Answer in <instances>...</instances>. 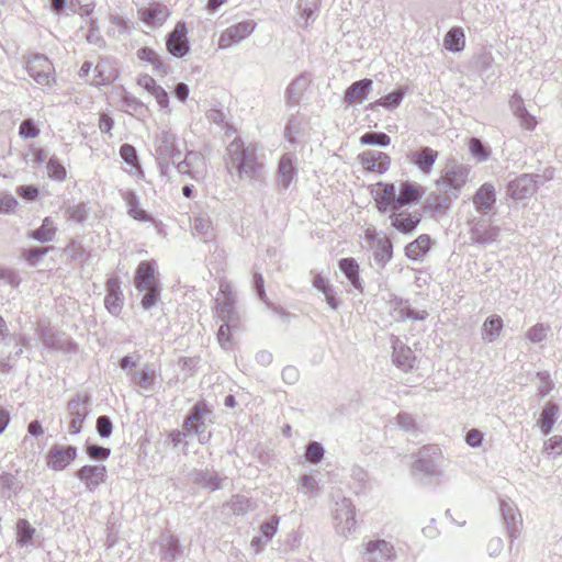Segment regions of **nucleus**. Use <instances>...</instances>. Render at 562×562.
I'll return each mask as SVG.
<instances>
[{
    "mask_svg": "<svg viewBox=\"0 0 562 562\" xmlns=\"http://www.w3.org/2000/svg\"><path fill=\"white\" fill-rule=\"evenodd\" d=\"M258 146L255 143H245L236 137L226 147V167L232 173L237 172L240 180L262 181L265 179V166L258 159Z\"/></svg>",
    "mask_w": 562,
    "mask_h": 562,
    "instance_id": "obj_1",
    "label": "nucleus"
},
{
    "mask_svg": "<svg viewBox=\"0 0 562 562\" xmlns=\"http://www.w3.org/2000/svg\"><path fill=\"white\" fill-rule=\"evenodd\" d=\"M155 273L156 262L154 260L142 261L136 270L135 286L137 291L144 292L140 301L144 310L151 308L157 303L160 295V288Z\"/></svg>",
    "mask_w": 562,
    "mask_h": 562,
    "instance_id": "obj_2",
    "label": "nucleus"
},
{
    "mask_svg": "<svg viewBox=\"0 0 562 562\" xmlns=\"http://www.w3.org/2000/svg\"><path fill=\"white\" fill-rule=\"evenodd\" d=\"M471 168L452 160L447 162L441 177L436 181L438 191H446L456 199L469 181Z\"/></svg>",
    "mask_w": 562,
    "mask_h": 562,
    "instance_id": "obj_3",
    "label": "nucleus"
},
{
    "mask_svg": "<svg viewBox=\"0 0 562 562\" xmlns=\"http://www.w3.org/2000/svg\"><path fill=\"white\" fill-rule=\"evenodd\" d=\"M443 456L437 445L423 446L415 454L414 469L427 476H440Z\"/></svg>",
    "mask_w": 562,
    "mask_h": 562,
    "instance_id": "obj_4",
    "label": "nucleus"
},
{
    "mask_svg": "<svg viewBox=\"0 0 562 562\" xmlns=\"http://www.w3.org/2000/svg\"><path fill=\"white\" fill-rule=\"evenodd\" d=\"M156 158L159 160L161 172L165 173L168 168V160L180 158L181 149L177 145V135L170 130H161L157 133L154 142Z\"/></svg>",
    "mask_w": 562,
    "mask_h": 562,
    "instance_id": "obj_5",
    "label": "nucleus"
},
{
    "mask_svg": "<svg viewBox=\"0 0 562 562\" xmlns=\"http://www.w3.org/2000/svg\"><path fill=\"white\" fill-rule=\"evenodd\" d=\"M90 397L87 394H77L67 403L68 432L77 435L89 414Z\"/></svg>",
    "mask_w": 562,
    "mask_h": 562,
    "instance_id": "obj_6",
    "label": "nucleus"
},
{
    "mask_svg": "<svg viewBox=\"0 0 562 562\" xmlns=\"http://www.w3.org/2000/svg\"><path fill=\"white\" fill-rule=\"evenodd\" d=\"M334 519L336 531L340 536L348 538L355 532L357 525L356 508L349 498H342L336 503Z\"/></svg>",
    "mask_w": 562,
    "mask_h": 562,
    "instance_id": "obj_7",
    "label": "nucleus"
},
{
    "mask_svg": "<svg viewBox=\"0 0 562 562\" xmlns=\"http://www.w3.org/2000/svg\"><path fill=\"white\" fill-rule=\"evenodd\" d=\"M26 70L38 85L50 86V82L54 81L53 64L44 55H32L26 61Z\"/></svg>",
    "mask_w": 562,
    "mask_h": 562,
    "instance_id": "obj_8",
    "label": "nucleus"
},
{
    "mask_svg": "<svg viewBox=\"0 0 562 562\" xmlns=\"http://www.w3.org/2000/svg\"><path fill=\"white\" fill-rule=\"evenodd\" d=\"M422 213L418 210L409 212L407 210L392 211L389 216L391 226L402 234H412L422 221Z\"/></svg>",
    "mask_w": 562,
    "mask_h": 562,
    "instance_id": "obj_9",
    "label": "nucleus"
},
{
    "mask_svg": "<svg viewBox=\"0 0 562 562\" xmlns=\"http://www.w3.org/2000/svg\"><path fill=\"white\" fill-rule=\"evenodd\" d=\"M395 550L392 543L386 540H370L364 546L362 562H379L378 560L393 561L395 559Z\"/></svg>",
    "mask_w": 562,
    "mask_h": 562,
    "instance_id": "obj_10",
    "label": "nucleus"
},
{
    "mask_svg": "<svg viewBox=\"0 0 562 562\" xmlns=\"http://www.w3.org/2000/svg\"><path fill=\"white\" fill-rule=\"evenodd\" d=\"M38 338L43 345L52 350L71 351L76 345L65 334L54 331L50 327L40 326L37 331Z\"/></svg>",
    "mask_w": 562,
    "mask_h": 562,
    "instance_id": "obj_11",
    "label": "nucleus"
},
{
    "mask_svg": "<svg viewBox=\"0 0 562 562\" xmlns=\"http://www.w3.org/2000/svg\"><path fill=\"white\" fill-rule=\"evenodd\" d=\"M187 25L184 22H178L171 33L168 34L166 45L168 52L176 57H183L190 49L187 37Z\"/></svg>",
    "mask_w": 562,
    "mask_h": 562,
    "instance_id": "obj_12",
    "label": "nucleus"
},
{
    "mask_svg": "<svg viewBox=\"0 0 562 562\" xmlns=\"http://www.w3.org/2000/svg\"><path fill=\"white\" fill-rule=\"evenodd\" d=\"M256 23L252 21H243L229 26L222 33L218 40L220 48H226L232 44L239 43L248 37L255 30Z\"/></svg>",
    "mask_w": 562,
    "mask_h": 562,
    "instance_id": "obj_13",
    "label": "nucleus"
},
{
    "mask_svg": "<svg viewBox=\"0 0 562 562\" xmlns=\"http://www.w3.org/2000/svg\"><path fill=\"white\" fill-rule=\"evenodd\" d=\"M76 457V447L54 445L47 453V465L55 471H61L74 461Z\"/></svg>",
    "mask_w": 562,
    "mask_h": 562,
    "instance_id": "obj_14",
    "label": "nucleus"
},
{
    "mask_svg": "<svg viewBox=\"0 0 562 562\" xmlns=\"http://www.w3.org/2000/svg\"><path fill=\"white\" fill-rule=\"evenodd\" d=\"M499 509L507 535L513 541L520 535L521 516L512 502L502 499Z\"/></svg>",
    "mask_w": 562,
    "mask_h": 562,
    "instance_id": "obj_15",
    "label": "nucleus"
},
{
    "mask_svg": "<svg viewBox=\"0 0 562 562\" xmlns=\"http://www.w3.org/2000/svg\"><path fill=\"white\" fill-rule=\"evenodd\" d=\"M537 190L532 175L524 173L507 184V194L514 200H524L531 196Z\"/></svg>",
    "mask_w": 562,
    "mask_h": 562,
    "instance_id": "obj_16",
    "label": "nucleus"
},
{
    "mask_svg": "<svg viewBox=\"0 0 562 562\" xmlns=\"http://www.w3.org/2000/svg\"><path fill=\"white\" fill-rule=\"evenodd\" d=\"M181 175H187L191 177L192 179L198 180L204 169V157L201 153L189 150L186 154V157L183 160L179 162L173 164Z\"/></svg>",
    "mask_w": 562,
    "mask_h": 562,
    "instance_id": "obj_17",
    "label": "nucleus"
},
{
    "mask_svg": "<svg viewBox=\"0 0 562 562\" xmlns=\"http://www.w3.org/2000/svg\"><path fill=\"white\" fill-rule=\"evenodd\" d=\"M358 158L362 167L370 172L384 173L391 164L387 154L376 150H366Z\"/></svg>",
    "mask_w": 562,
    "mask_h": 562,
    "instance_id": "obj_18",
    "label": "nucleus"
},
{
    "mask_svg": "<svg viewBox=\"0 0 562 562\" xmlns=\"http://www.w3.org/2000/svg\"><path fill=\"white\" fill-rule=\"evenodd\" d=\"M236 299L234 293H228L222 301H216V313L218 318L233 327H240L241 317L235 308Z\"/></svg>",
    "mask_w": 562,
    "mask_h": 562,
    "instance_id": "obj_19",
    "label": "nucleus"
},
{
    "mask_svg": "<svg viewBox=\"0 0 562 562\" xmlns=\"http://www.w3.org/2000/svg\"><path fill=\"white\" fill-rule=\"evenodd\" d=\"M393 363L401 370L407 372L414 368L416 357L413 350L405 346L398 337L392 338Z\"/></svg>",
    "mask_w": 562,
    "mask_h": 562,
    "instance_id": "obj_20",
    "label": "nucleus"
},
{
    "mask_svg": "<svg viewBox=\"0 0 562 562\" xmlns=\"http://www.w3.org/2000/svg\"><path fill=\"white\" fill-rule=\"evenodd\" d=\"M77 477L86 485L89 491H94L104 483L106 477L105 465H83L77 473Z\"/></svg>",
    "mask_w": 562,
    "mask_h": 562,
    "instance_id": "obj_21",
    "label": "nucleus"
},
{
    "mask_svg": "<svg viewBox=\"0 0 562 562\" xmlns=\"http://www.w3.org/2000/svg\"><path fill=\"white\" fill-rule=\"evenodd\" d=\"M496 203V190L491 182L483 183L473 195V204L479 213H490Z\"/></svg>",
    "mask_w": 562,
    "mask_h": 562,
    "instance_id": "obj_22",
    "label": "nucleus"
},
{
    "mask_svg": "<svg viewBox=\"0 0 562 562\" xmlns=\"http://www.w3.org/2000/svg\"><path fill=\"white\" fill-rule=\"evenodd\" d=\"M378 186L381 190L376 191L374 201L379 212L386 213L389 211H397V193L395 184L379 182Z\"/></svg>",
    "mask_w": 562,
    "mask_h": 562,
    "instance_id": "obj_23",
    "label": "nucleus"
},
{
    "mask_svg": "<svg viewBox=\"0 0 562 562\" xmlns=\"http://www.w3.org/2000/svg\"><path fill=\"white\" fill-rule=\"evenodd\" d=\"M140 20L148 26H161L170 15L167 5L154 2L148 8H140L138 10Z\"/></svg>",
    "mask_w": 562,
    "mask_h": 562,
    "instance_id": "obj_24",
    "label": "nucleus"
},
{
    "mask_svg": "<svg viewBox=\"0 0 562 562\" xmlns=\"http://www.w3.org/2000/svg\"><path fill=\"white\" fill-rule=\"evenodd\" d=\"M499 233L501 228L498 226L485 224L484 221H477L472 226L470 235L472 241L481 245H487L496 241Z\"/></svg>",
    "mask_w": 562,
    "mask_h": 562,
    "instance_id": "obj_25",
    "label": "nucleus"
},
{
    "mask_svg": "<svg viewBox=\"0 0 562 562\" xmlns=\"http://www.w3.org/2000/svg\"><path fill=\"white\" fill-rule=\"evenodd\" d=\"M424 193L423 187L409 181L402 182L396 198L397 210L417 203Z\"/></svg>",
    "mask_w": 562,
    "mask_h": 562,
    "instance_id": "obj_26",
    "label": "nucleus"
},
{
    "mask_svg": "<svg viewBox=\"0 0 562 562\" xmlns=\"http://www.w3.org/2000/svg\"><path fill=\"white\" fill-rule=\"evenodd\" d=\"M437 158L438 151L427 146L412 151L409 155L412 162L425 175L430 173Z\"/></svg>",
    "mask_w": 562,
    "mask_h": 562,
    "instance_id": "obj_27",
    "label": "nucleus"
},
{
    "mask_svg": "<svg viewBox=\"0 0 562 562\" xmlns=\"http://www.w3.org/2000/svg\"><path fill=\"white\" fill-rule=\"evenodd\" d=\"M106 292L104 305L111 314L117 315L121 312L123 304L120 281L117 278H110L106 281Z\"/></svg>",
    "mask_w": 562,
    "mask_h": 562,
    "instance_id": "obj_28",
    "label": "nucleus"
},
{
    "mask_svg": "<svg viewBox=\"0 0 562 562\" xmlns=\"http://www.w3.org/2000/svg\"><path fill=\"white\" fill-rule=\"evenodd\" d=\"M373 81L364 78L351 83L345 91L344 100L348 104L363 102L372 89Z\"/></svg>",
    "mask_w": 562,
    "mask_h": 562,
    "instance_id": "obj_29",
    "label": "nucleus"
},
{
    "mask_svg": "<svg viewBox=\"0 0 562 562\" xmlns=\"http://www.w3.org/2000/svg\"><path fill=\"white\" fill-rule=\"evenodd\" d=\"M23 488V482L15 474L9 472L0 473V499H12Z\"/></svg>",
    "mask_w": 562,
    "mask_h": 562,
    "instance_id": "obj_30",
    "label": "nucleus"
},
{
    "mask_svg": "<svg viewBox=\"0 0 562 562\" xmlns=\"http://www.w3.org/2000/svg\"><path fill=\"white\" fill-rule=\"evenodd\" d=\"M296 176V168L294 166V157L291 154H284L281 156L278 165V183L283 188L288 189Z\"/></svg>",
    "mask_w": 562,
    "mask_h": 562,
    "instance_id": "obj_31",
    "label": "nucleus"
},
{
    "mask_svg": "<svg viewBox=\"0 0 562 562\" xmlns=\"http://www.w3.org/2000/svg\"><path fill=\"white\" fill-rule=\"evenodd\" d=\"M182 552L179 539L169 532L160 536V557L162 561L173 562Z\"/></svg>",
    "mask_w": 562,
    "mask_h": 562,
    "instance_id": "obj_32",
    "label": "nucleus"
},
{
    "mask_svg": "<svg viewBox=\"0 0 562 562\" xmlns=\"http://www.w3.org/2000/svg\"><path fill=\"white\" fill-rule=\"evenodd\" d=\"M391 315L396 321H403L406 318L423 321L427 316V313L425 311H423L422 313L416 312L408 306L407 301H403L401 299H395L391 301Z\"/></svg>",
    "mask_w": 562,
    "mask_h": 562,
    "instance_id": "obj_33",
    "label": "nucleus"
},
{
    "mask_svg": "<svg viewBox=\"0 0 562 562\" xmlns=\"http://www.w3.org/2000/svg\"><path fill=\"white\" fill-rule=\"evenodd\" d=\"M510 109L514 114L519 119L520 125L526 130H533L537 125L535 116H532L525 108L524 100L517 93L510 99Z\"/></svg>",
    "mask_w": 562,
    "mask_h": 562,
    "instance_id": "obj_34",
    "label": "nucleus"
},
{
    "mask_svg": "<svg viewBox=\"0 0 562 562\" xmlns=\"http://www.w3.org/2000/svg\"><path fill=\"white\" fill-rule=\"evenodd\" d=\"M131 382L144 391H153L155 386L156 372L153 366L145 364L140 371L128 373Z\"/></svg>",
    "mask_w": 562,
    "mask_h": 562,
    "instance_id": "obj_35",
    "label": "nucleus"
},
{
    "mask_svg": "<svg viewBox=\"0 0 562 562\" xmlns=\"http://www.w3.org/2000/svg\"><path fill=\"white\" fill-rule=\"evenodd\" d=\"M338 266L351 285L359 292H362L363 284L359 276V265L357 261L353 258H342L339 260Z\"/></svg>",
    "mask_w": 562,
    "mask_h": 562,
    "instance_id": "obj_36",
    "label": "nucleus"
},
{
    "mask_svg": "<svg viewBox=\"0 0 562 562\" xmlns=\"http://www.w3.org/2000/svg\"><path fill=\"white\" fill-rule=\"evenodd\" d=\"M430 246V236L422 234L415 240L406 245L405 255L412 260H419L429 251Z\"/></svg>",
    "mask_w": 562,
    "mask_h": 562,
    "instance_id": "obj_37",
    "label": "nucleus"
},
{
    "mask_svg": "<svg viewBox=\"0 0 562 562\" xmlns=\"http://www.w3.org/2000/svg\"><path fill=\"white\" fill-rule=\"evenodd\" d=\"M453 199L456 198L446 191L432 192L426 198L425 207L435 213H442Z\"/></svg>",
    "mask_w": 562,
    "mask_h": 562,
    "instance_id": "obj_38",
    "label": "nucleus"
},
{
    "mask_svg": "<svg viewBox=\"0 0 562 562\" xmlns=\"http://www.w3.org/2000/svg\"><path fill=\"white\" fill-rule=\"evenodd\" d=\"M211 415L212 412L207 405L200 401L195 403L190 409L188 416L184 419L183 428L188 431H191L194 424L196 425L198 423L206 420Z\"/></svg>",
    "mask_w": 562,
    "mask_h": 562,
    "instance_id": "obj_39",
    "label": "nucleus"
},
{
    "mask_svg": "<svg viewBox=\"0 0 562 562\" xmlns=\"http://www.w3.org/2000/svg\"><path fill=\"white\" fill-rule=\"evenodd\" d=\"M559 413V406L554 402H548L541 414L538 422V425L544 436L549 435L552 430V427L557 420Z\"/></svg>",
    "mask_w": 562,
    "mask_h": 562,
    "instance_id": "obj_40",
    "label": "nucleus"
},
{
    "mask_svg": "<svg viewBox=\"0 0 562 562\" xmlns=\"http://www.w3.org/2000/svg\"><path fill=\"white\" fill-rule=\"evenodd\" d=\"M193 234L200 236L204 243H209L214 238V229L211 218L206 214H199L192 222Z\"/></svg>",
    "mask_w": 562,
    "mask_h": 562,
    "instance_id": "obj_41",
    "label": "nucleus"
},
{
    "mask_svg": "<svg viewBox=\"0 0 562 562\" xmlns=\"http://www.w3.org/2000/svg\"><path fill=\"white\" fill-rule=\"evenodd\" d=\"M503 319L498 315L487 317L482 326V339L486 342L495 341L501 335Z\"/></svg>",
    "mask_w": 562,
    "mask_h": 562,
    "instance_id": "obj_42",
    "label": "nucleus"
},
{
    "mask_svg": "<svg viewBox=\"0 0 562 562\" xmlns=\"http://www.w3.org/2000/svg\"><path fill=\"white\" fill-rule=\"evenodd\" d=\"M393 256V244L386 236L379 238L374 243V260L375 262L384 267Z\"/></svg>",
    "mask_w": 562,
    "mask_h": 562,
    "instance_id": "obj_43",
    "label": "nucleus"
},
{
    "mask_svg": "<svg viewBox=\"0 0 562 562\" xmlns=\"http://www.w3.org/2000/svg\"><path fill=\"white\" fill-rule=\"evenodd\" d=\"M56 231L57 228L54 224V221L50 217H45L42 222L41 227L31 231L29 236L44 244L52 241L54 239Z\"/></svg>",
    "mask_w": 562,
    "mask_h": 562,
    "instance_id": "obj_44",
    "label": "nucleus"
},
{
    "mask_svg": "<svg viewBox=\"0 0 562 562\" xmlns=\"http://www.w3.org/2000/svg\"><path fill=\"white\" fill-rule=\"evenodd\" d=\"M137 56L139 59L150 63L154 68L161 75H167L170 71V67L165 63L160 56L149 47H143L138 49Z\"/></svg>",
    "mask_w": 562,
    "mask_h": 562,
    "instance_id": "obj_45",
    "label": "nucleus"
},
{
    "mask_svg": "<svg viewBox=\"0 0 562 562\" xmlns=\"http://www.w3.org/2000/svg\"><path fill=\"white\" fill-rule=\"evenodd\" d=\"M404 95H405V89L398 88L397 90L392 91L387 95H384V97L380 98L379 100L370 103L368 108L373 111L379 105H381L385 109H389V110L396 109L403 101Z\"/></svg>",
    "mask_w": 562,
    "mask_h": 562,
    "instance_id": "obj_46",
    "label": "nucleus"
},
{
    "mask_svg": "<svg viewBox=\"0 0 562 562\" xmlns=\"http://www.w3.org/2000/svg\"><path fill=\"white\" fill-rule=\"evenodd\" d=\"M445 48L457 53L464 48V33L461 27H452L443 38Z\"/></svg>",
    "mask_w": 562,
    "mask_h": 562,
    "instance_id": "obj_47",
    "label": "nucleus"
},
{
    "mask_svg": "<svg viewBox=\"0 0 562 562\" xmlns=\"http://www.w3.org/2000/svg\"><path fill=\"white\" fill-rule=\"evenodd\" d=\"M310 80L306 76H300L294 79L285 91L288 103L294 104L299 101L303 92L306 90Z\"/></svg>",
    "mask_w": 562,
    "mask_h": 562,
    "instance_id": "obj_48",
    "label": "nucleus"
},
{
    "mask_svg": "<svg viewBox=\"0 0 562 562\" xmlns=\"http://www.w3.org/2000/svg\"><path fill=\"white\" fill-rule=\"evenodd\" d=\"M124 200L127 203V207H128L127 213L130 216H132L133 218L140 221V222L149 221V215L147 214L146 211H144L139 207L138 199L134 192H132V191L125 192Z\"/></svg>",
    "mask_w": 562,
    "mask_h": 562,
    "instance_id": "obj_49",
    "label": "nucleus"
},
{
    "mask_svg": "<svg viewBox=\"0 0 562 562\" xmlns=\"http://www.w3.org/2000/svg\"><path fill=\"white\" fill-rule=\"evenodd\" d=\"M35 533V528L26 519H19L16 522V542L19 546L29 544Z\"/></svg>",
    "mask_w": 562,
    "mask_h": 562,
    "instance_id": "obj_50",
    "label": "nucleus"
},
{
    "mask_svg": "<svg viewBox=\"0 0 562 562\" xmlns=\"http://www.w3.org/2000/svg\"><path fill=\"white\" fill-rule=\"evenodd\" d=\"M227 505L231 507L232 512L238 516H243L254 509V504L250 498L243 495L233 496Z\"/></svg>",
    "mask_w": 562,
    "mask_h": 562,
    "instance_id": "obj_51",
    "label": "nucleus"
},
{
    "mask_svg": "<svg viewBox=\"0 0 562 562\" xmlns=\"http://www.w3.org/2000/svg\"><path fill=\"white\" fill-rule=\"evenodd\" d=\"M362 145L386 147L391 143V138L383 132H367L360 137Z\"/></svg>",
    "mask_w": 562,
    "mask_h": 562,
    "instance_id": "obj_52",
    "label": "nucleus"
},
{
    "mask_svg": "<svg viewBox=\"0 0 562 562\" xmlns=\"http://www.w3.org/2000/svg\"><path fill=\"white\" fill-rule=\"evenodd\" d=\"M195 481L203 487L212 491L221 487L222 479L214 471H201L196 474Z\"/></svg>",
    "mask_w": 562,
    "mask_h": 562,
    "instance_id": "obj_53",
    "label": "nucleus"
},
{
    "mask_svg": "<svg viewBox=\"0 0 562 562\" xmlns=\"http://www.w3.org/2000/svg\"><path fill=\"white\" fill-rule=\"evenodd\" d=\"M318 0H299L297 9L302 19H305L304 24L301 26L306 27L308 24V20H315V11L318 7Z\"/></svg>",
    "mask_w": 562,
    "mask_h": 562,
    "instance_id": "obj_54",
    "label": "nucleus"
},
{
    "mask_svg": "<svg viewBox=\"0 0 562 562\" xmlns=\"http://www.w3.org/2000/svg\"><path fill=\"white\" fill-rule=\"evenodd\" d=\"M550 330L549 324L538 323L527 330L526 337L529 341L538 344L547 339Z\"/></svg>",
    "mask_w": 562,
    "mask_h": 562,
    "instance_id": "obj_55",
    "label": "nucleus"
},
{
    "mask_svg": "<svg viewBox=\"0 0 562 562\" xmlns=\"http://www.w3.org/2000/svg\"><path fill=\"white\" fill-rule=\"evenodd\" d=\"M252 282H254V288L256 290V293H257L258 297L263 303H266L270 308H272L277 313L282 314V315H288L285 313V311H283L282 308H278V307L273 306L272 303L268 302V299H267V295H266V291H265V286H263V277H262L261 273L255 272L254 276H252Z\"/></svg>",
    "mask_w": 562,
    "mask_h": 562,
    "instance_id": "obj_56",
    "label": "nucleus"
},
{
    "mask_svg": "<svg viewBox=\"0 0 562 562\" xmlns=\"http://www.w3.org/2000/svg\"><path fill=\"white\" fill-rule=\"evenodd\" d=\"M325 449L321 442L311 441L305 449V458L312 464L319 463L324 458Z\"/></svg>",
    "mask_w": 562,
    "mask_h": 562,
    "instance_id": "obj_57",
    "label": "nucleus"
},
{
    "mask_svg": "<svg viewBox=\"0 0 562 562\" xmlns=\"http://www.w3.org/2000/svg\"><path fill=\"white\" fill-rule=\"evenodd\" d=\"M122 103L126 108V112L134 115H145L148 111L143 102L131 94H125L122 99Z\"/></svg>",
    "mask_w": 562,
    "mask_h": 562,
    "instance_id": "obj_58",
    "label": "nucleus"
},
{
    "mask_svg": "<svg viewBox=\"0 0 562 562\" xmlns=\"http://www.w3.org/2000/svg\"><path fill=\"white\" fill-rule=\"evenodd\" d=\"M120 156L132 168L139 169L137 151L131 144H123L120 148Z\"/></svg>",
    "mask_w": 562,
    "mask_h": 562,
    "instance_id": "obj_59",
    "label": "nucleus"
},
{
    "mask_svg": "<svg viewBox=\"0 0 562 562\" xmlns=\"http://www.w3.org/2000/svg\"><path fill=\"white\" fill-rule=\"evenodd\" d=\"M470 151L472 156L477 159V161H485L490 156V150L482 143V140L476 137H472L470 139Z\"/></svg>",
    "mask_w": 562,
    "mask_h": 562,
    "instance_id": "obj_60",
    "label": "nucleus"
},
{
    "mask_svg": "<svg viewBox=\"0 0 562 562\" xmlns=\"http://www.w3.org/2000/svg\"><path fill=\"white\" fill-rule=\"evenodd\" d=\"M86 452L93 460L104 461L110 457L111 450L103 446L87 442Z\"/></svg>",
    "mask_w": 562,
    "mask_h": 562,
    "instance_id": "obj_61",
    "label": "nucleus"
},
{
    "mask_svg": "<svg viewBox=\"0 0 562 562\" xmlns=\"http://www.w3.org/2000/svg\"><path fill=\"white\" fill-rule=\"evenodd\" d=\"M95 429L98 435L102 438H109L113 431V423L106 415H101L97 418Z\"/></svg>",
    "mask_w": 562,
    "mask_h": 562,
    "instance_id": "obj_62",
    "label": "nucleus"
},
{
    "mask_svg": "<svg viewBox=\"0 0 562 562\" xmlns=\"http://www.w3.org/2000/svg\"><path fill=\"white\" fill-rule=\"evenodd\" d=\"M47 175L49 178L61 181L66 178V169L58 160L52 157L46 165Z\"/></svg>",
    "mask_w": 562,
    "mask_h": 562,
    "instance_id": "obj_63",
    "label": "nucleus"
},
{
    "mask_svg": "<svg viewBox=\"0 0 562 562\" xmlns=\"http://www.w3.org/2000/svg\"><path fill=\"white\" fill-rule=\"evenodd\" d=\"M65 251L74 261H83L87 257L85 247L76 240L70 241Z\"/></svg>",
    "mask_w": 562,
    "mask_h": 562,
    "instance_id": "obj_64",
    "label": "nucleus"
}]
</instances>
